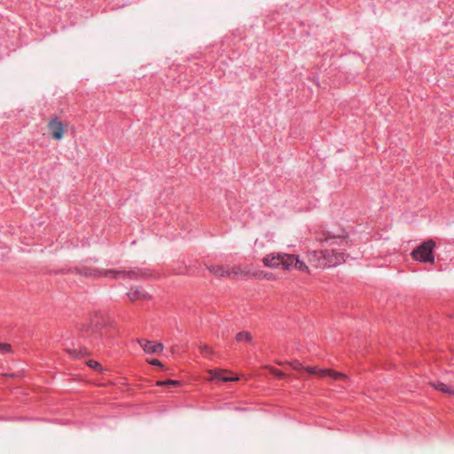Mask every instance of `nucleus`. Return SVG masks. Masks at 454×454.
I'll return each instance as SVG.
<instances>
[{
    "label": "nucleus",
    "instance_id": "obj_4",
    "mask_svg": "<svg viewBox=\"0 0 454 454\" xmlns=\"http://www.w3.org/2000/svg\"><path fill=\"white\" fill-rule=\"evenodd\" d=\"M289 365L294 370L299 371V370L302 369V370H305L309 374H317L321 378L329 376L332 379H333L334 380H347L348 379V375L341 373V372H335V371H332L329 369H319L317 367H303L301 365V364L299 363L298 361L292 362L289 364Z\"/></svg>",
    "mask_w": 454,
    "mask_h": 454
},
{
    "label": "nucleus",
    "instance_id": "obj_7",
    "mask_svg": "<svg viewBox=\"0 0 454 454\" xmlns=\"http://www.w3.org/2000/svg\"><path fill=\"white\" fill-rule=\"evenodd\" d=\"M296 270L303 273L309 274L308 265L301 261L299 256L286 254V270Z\"/></svg>",
    "mask_w": 454,
    "mask_h": 454
},
{
    "label": "nucleus",
    "instance_id": "obj_8",
    "mask_svg": "<svg viewBox=\"0 0 454 454\" xmlns=\"http://www.w3.org/2000/svg\"><path fill=\"white\" fill-rule=\"evenodd\" d=\"M51 137L56 140H60L64 134V125L58 117L51 119L48 124Z\"/></svg>",
    "mask_w": 454,
    "mask_h": 454
},
{
    "label": "nucleus",
    "instance_id": "obj_18",
    "mask_svg": "<svg viewBox=\"0 0 454 454\" xmlns=\"http://www.w3.org/2000/svg\"><path fill=\"white\" fill-rule=\"evenodd\" d=\"M157 386H160V387H177L180 385V382L178 380H160V381H158L156 383Z\"/></svg>",
    "mask_w": 454,
    "mask_h": 454
},
{
    "label": "nucleus",
    "instance_id": "obj_17",
    "mask_svg": "<svg viewBox=\"0 0 454 454\" xmlns=\"http://www.w3.org/2000/svg\"><path fill=\"white\" fill-rule=\"evenodd\" d=\"M67 352L74 358H80L89 354L86 348H68Z\"/></svg>",
    "mask_w": 454,
    "mask_h": 454
},
{
    "label": "nucleus",
    "instance_id": "obj_6",
    "mask_svg": "<svg viewBox=\"0 0 454 454\" xmlns=\"http://www.w3.org/2000/svg\"><path fill=\"white\" fill-rule=\"evenodd\" d=\"M316 239L318 242H325L328 246L348 244L347 234L344 231L335 234L328 230H322L316 232Z\"/></svg>",
    "mask_w": 454,
    "mask_h": 454
},
{
    "label": "nucleus",
    "instance_id": "obj_9",
    "mask_svg": "<svg viewBox=\"0 0 454 454\" xmlns=\"http://www.w3.org/2000/svg\"><path fill=\"white\" fill-rule=\"evenodd\" d=\"M263 264L266 267L270 268H277L278 266L284 265V254H270L263 258Z\"/></svg>",
    "mask_w": 454,
    "mask_h": 454
},
{
    "label": "nucleus",
    "instance_id": "obj_2",
    "mask_svg": "<svg viewBox=\"0 0 454 454\" xmlns=\"http://www.w3.org/2000/svg\"><path fill=\"white\" fill-rule=\"evenodd\" d=\"M309 262L316 268L334 267L346 261L347 255L344 253L333 249L309 252Z\"/></svg>",
    "mask_w": 454,
    "mask_h": 454
},
{
    "label": "nucleus",
    "instance_id": "obj_20",
    "mask_svg": "<svg viewBox=\"0 0 454 454\" xmlns=\"http://www.w3.org/2000/svg\"><path fill=\"white\" fill-rule=\"evenodd\" d=\"M0 352L5 354V353H12V346L9 343H3L0 342Z\"/></svg>",
    "mask_w": 454,
    "mask_h": 454
},
{
    "label": "nucleus",
    "instance_id": "obj_5",
    "mask_svg": "<svg viewBox=\"0 0 454 454\" xmlns=\"http://www.w3.org/2000/svg\"><path fill=\"white\" fill-rule=\"evenodd\" d=\"M434 247L435 243L432 239H428L414 249L411 253V256L416 261L421 262H434V256L433 250Z\"/></svg>",
    "mask_w": 454,
    "mask_h": 454
},
{
    "label": "nucleus",
    "instance_id": "obj_16",
    "mask_svg": "<svg viewBox=\"0 0 454 454\" xmlns=\"http://www.w3.org/2000/svg\"><path fill=\"white\" fill-rule=\"evenodd\" d=\"M253 336L249 332H239L235 336L238 342H251Z\"/></svg>",
    "mask_w": 454,
    "mask_h": 454
},
{
    "label": "nucleus",
    "instance_id": "obj_11",
    "mask_svg": "<svg viewBox=\"0 0 454 454\" xmlns=\"http://www.w3.org/2000/svg\"><path fill=\"white\" fill-rule=\"evenodd\" d=\"M127 295L131 301L151 299V296L146 292L134 287L130 288L129 292L127 293Z\"/></svg>",
    "mask_w": 454,
    "mask_h": 454
},
{
    "label": "nucleus",
    "instance_id": "obj_1",
    "mask_svg": "<svg viewBox=\"0 0 454 454\" xmlns=\"http://www.w3.org/2000/svg\"><path fill=\"white\" fill-rule=\"evenodd\" d=\"M70 271L84 276L86 278L106 277L111 278L137 279L139 278H148L150 274L145 270L133 269L129 270H99L88 266L76 267Z\"/></svg>",
    "mask_w": 454,
    "mask_h": 454
},
{
    "label": "nucleus",
    "instance_id": "obj_14",
    "mask_svg": "<svg viewBox=\"0 0 454 454\" xmlns=\"http://www.w3.org/2000/svg\"><path fill=\"white\" fill-rule=\"evenodd\" d=\"M209 372L211 373L213 380H217L223 382L235 381L238 380L237 378L226 377L224 375L225 372L222 370H212Z\"/></svg>",
    "mask_w": 454,
    "mask_h": 454
},
{
    "label": "nucleus",
    "instance_id": "obj_10",
    "mask_svg": "<svg viewBox=\"0 0 454 454\" xmlns=\"http://www.w3.org/2000/svg\"><path fill=\"white\" fill-rule=\"evenodd\" d=\"M140 346L144 351L148 354H156L163 350V345L161 343H154L151 340H139Z\"/></svg>",
    "mask_w": 454,
    "mask_h": 454
},
{
    "label": "nucleus",
    "instance_id": "obj_13",
    "mask_svg": "<svg viewBox=\"0 0 454 454\" xmlns=\"http://www.w3.org/2000/svg\"><path fill=\"white\" fill-rule=\"evenodd\" d=\"M229 273L230 278H235L238 277L246 278L250 275L249 270L243 269L241 266H233L231 268L229 266Z\"/></svg>",
    "mask_w": 454,
    "mask_h": 454
},
{
    "label": "nucleus",
    "instance_id": "obj_19",
    "mask_svg": "<svg viewBox=\"0 0 454 454\" xmlns=\"http://www.w3.org/2000/svg\"><path fill=\"white\" fill-rule=\"evenodd\" d=\"M200 353L205 356L208 357L212 353V349L206 344H202L200 346Z\"/></svg>",
    "mask_w": 454,
    "mask_h": 454
},
{
    "label": "nucleus",
    "instance_id": "obj_21",
    "mask_svg": "<svg viewBox=\"0 0 454 454\" xmlns=\"http://www.w3.org/2000/svg\"><path fill=\"white\" fill-rule=\"evenodd\" d=\"M87 364H88V366H90L92 369L101 368V364L98 361H95V360H89L87 362Z\"/></svg>",
    "mask_w": 454,
    "mask_h": 454
},
{
    "label": "nucleus",
    "instance_id": "obj_15",
    "mask_svg": "<svg viewBox=\"0 0 454 454\" xmlns=\"http://www.w3.org/2000/svg\"><path fill=\"white\" fill-rule=\"evenodd\" d=\"M431 385L434 388H435L436 390H438L440 392L454 395V388H451L450 387L447 386L446 384H444L442 382L437 381V382L431 383Z\"/></svg>",
    "mask_w": 454,
    "mask_h": 454
},
{
    "label": "nucleus",
    "instance_id": "obj_3",
    "mask_svg": "<svg viewBox=\"0 0 454 454\" xmlns=\"http://www.w3.org/2000/svg\"><path fill=\"white\" fill-rule=\"evenodd\" d=\"M107 325V318L101 312H96L87 325H83L80 331L84 337L98 338L100 336V331Z\"/></svg>",
    "mask_w": 454,
    "mask_h": 454
},
{
    "label": "nucleus",
    "instance_id": "obj_22",
    "mask_svg": "<svg viewBox=\"0 0 454 454\" xmlns=\"http://www.w3.org/2000/svg\"><path fill=\"white\" fill-rule=\"evenodd\" d=\"M149 363L153 365H161L160 361L158 359H152Z\"/></svg>",
    "mask_w": 454,
    "mask_h": 454
},
{
    "label": "nucleus",
    "instance_id": "obj_12",
    "mask_svg": "<svg viewBox=\"0 0 454 454\" xmlns=\"http://www.w3.org/2000/svg\"><path fill=\"white\" fill-rule=\"evenodd\" d=\"M207 269L212 274L217 277L229 278L230 276L229 266L227 265H210Z\"/></svg>",
    "mask_w": 454,
    "mask_h": 454
}]
</instances>
